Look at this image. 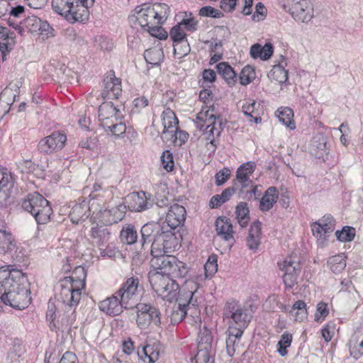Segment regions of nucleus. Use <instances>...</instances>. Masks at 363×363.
<instances>
[{"instance_id": "f257e3e1", "label": "nucleus", "mask_w": 363, "mask_h": 363, "mask_svg": "<svg viewBox=\"0 0 363 363\" xmlns=\"http://www.w3.org/2000/svg\"><path fill=\"white\" fill-rule=\"evenodd\" d=\"M28 279L20 269L13 265L0 268V312L4 306L22 310L30 303V292Z\"/></svg>"}, {"instance_id": "f03ea898", "label": "nucleus", "mask_w": 363, "mask_h": 363, "mask_svg": "<svg viewBox=\"0 0 363 363\" xmlns=\"http://www.w3.org/2000/svg\"><path fill=\"white\" fill-rule=\"evenodd\" d=\"M86 278V269L77 266L70 277H65L61 281L58 300L65 305V313H68L67 325H72L76 320L75 310L81 300L82 291L85 288Z\"/></svg>"}, {"instance_id": "7ed1b4c3", "label": "nucleus", "mask_w": 363, "mask_h": 363, "mask_svg": "<svg viewBox=\"0 0 363 363\" xmlns=\"http://www.w3.org/2000/svg\"><path fill=\"white\" fill-rule=\"evenodd\" d=\"M214 111L213 105L209 106L206 105V107H203L196 116L197 127L201 130H203L200 140L205 143L208 150L213 153L216 150L217 140L224 128L223 118Z\"/></svg>"}, {"instance_id": "20e7f679", "label": "nucleus", "mask_w": 363, "mask_h": 363, "mask_svg": "<svg viewBox=\"0 0 363 363\" xmlns=\"http://www.w3.org/2000/svg\"><path fill=\"white\" fill-rule=\"evenodd\" d=\"M142 247L151 243V251L162 246L167 250L178 249L179 240L175 232L166 229L164 224L150 222L143 225L140 230Z\"/></svg>"}, {"instance_id": "39448f33", "label": "nucleus", "mask_w": 363, "mask_h": 363, "mask_svg": "<svg viewBox=\"0 0 363 363\" xmlns=\"http://www.w3.org/2000/svg\"><path fill=\"white\" fill-rule=\"evenodd\" d=\"M169 7L166 4H155L154 5L143 4L134 10L130 16V21H136L144 30L154 23H164L169 14Z\"/></svg>"}, {"instance_id": "423d86ee", "label": "nucleus", "mask_w": 363, "mask_h": 363, "mask_svg": "<svg viewBox=\"0 0 363 363\" xmlns=\"http://www.w3.org/2000/svg\"><path fill=\"white\" fill-rule=\"evenodd\" d=\"M99 125L113 135L122 136L126 130V125L123 122V115L112 102L102 103L98 110Z\"/></svg>"}, {"instance_id": "0eeeda50", "label": "nucleus", "mask_w": 363, "mask_h": 363, "mask_svg": "<svg viewBox=\"0 0 363 363\" xmlns=\"http://www.w3.org/2000/svg\"><path fill=\"white\" fill-rule=\"evenodd\" d=\"M80 0H52L53 11L72 22H83L89 16V8Z\"/></svg>"}, {"instance_id": "6e6552de", "label": "nucleus", "mask_w": 363, "mask_h": 363, "mask_svg": "<svg viewBox=\"0 0 363 363\" xmlns=\"http://www.w3.org/2000/svg\"><path fill=\"white\" fill-rule=\"evenodd\" d=\"M149 281L152 290L162 299L172 302L179 294V284L168 276L154 272H149Z\"/></svg>"}, {"instance_id": "1a4fd4ad", "label": "nucleus", "mask_w": 363, "mask_h": 363, "mask_svg": "<svg viewBox=\"0 0 363 363\" xmlns=\"http://www.w3.org/2000/svg\"><path fill=\"white\" fill-rule=\"evenodd\" d=\"M224 318L228 320L229 326L242 333L252 319V315L235 301H228L223 310Z\"/></svg>"}, {"instance_id": "9d476101", "label": "nucleus", "mask_w": 363, "mask_h": 363, "mask_svg": "<svg viewBox=\"0 0 363 363\" xmlns=\"http://www.w3.org/2000/svg\"><path fill=\"white\" fill-rule=\"evenodd\" d=\"M255 167V163L250 161L241 164L237 169L234 186L239 189L240 196L243 199H251L256 193L257 186L250 179Z\"/></svg>"}, {"instance_id": "9b49d317", "label": "nucleus", "mask_w": 363, "mask_h": 363, "mask_svg": "<svg viewBox=\"0 0 363 363\" xmlns=\"http://www.w3.org/2000/svg\"><path fill=\"white\" fill-rule=\"evenodd\" d=\"M296 21L308 23L313 18V7L309 0H279Z\"/></svg>"}, {"instance_id": "f8f14e48", "label": "nucleus", "mask_w": 363, "mask_h": 363, "mask_svg": "<svg viewBox=\"0 0 363 363\" xmlns=\"http://www.w3.org/2000/svg\"><path fill=\"white\" fill-rule=\"evenodd\" d=\"M279 269L283 272L282 279L285 288L291 289L298 283V277L301 271L300 258L290 255L278 262Z\"/></svg>"}, {"instance_id": "ddd939ff", "label": "nucleus", "mask_w": 363, "mask_h": 363, "mask_svg": "<svg viewBox=\"0 0 363 363\" xmlns=\"http://www.w3.org/2000/svg\"><path fill=\"white\" fill-rule=\"evenodd\" d=\"M140 281L138 277L128 278L116 292L124 304L132 308L138 299Z\"/></svg>"}, {"instance_id": "4468645a", "label": "nucleus", "mask_w": 363, "mask_h": 363, "mask_svg": "<svg viewBox=\"0 0 363 363\" xmlns=\"http://www.w3.org/2000/svg\"><path fill=\"white\" fill-rule=\"evenodd\" d=\"M128 208L131 211L142 212L153 207L155 204L152 194L143 191H135L126 198Z\"/></svg>"}, {"instance_id": "2eb2a0df", "label": "nucleus", "mask_w": 363, "mask_h": 363, "mask_svg": "<svg viewBox=\"0 0 363 363\" xmlns=\"http://www.w3.org/2000/svg\"><path fill=\"white\" fill-rule=\"evenodd\" d=\"M195 293L196 291H189L186 295L187 301L185 302H182L181 297H177L175 301L178 302V304L173 307L170 315L172 324L180 323L186 316H188V313L191 308H195L196 302V298H194Z\"/></svg>"}, {"instance_id": "dca6fc26", "label": "nucleus", "mask_w": 363, "mask_h": 363, "mask_svg": "<svg viewBox=\"0 0 363 363\" xmlns=\"http://www.w3.org/2000/svg\"><path fill=\"white\" fill-rule=\"evenodd\" d=\"M177 249L167 250L164 246L151 251L152 256L150 260L151 267L154 269L151 272L165 274L169 266L173 260V256L168 255V253L174 252Z\"/></svg>"}, {"instance_id": "f3484780", "label": "nucleus", "mask_w": 363, "mask_h": 363, "mask_svg": "<svg viewBox=\"0 0 363 363\" xmlns=\"http://www.w3.org/2000/svg\"><path fill=\"white\" fill-rule=\"evenodd\" d=\"M66 140V135L55 131L39 141L38 150L43 154H51L62 150L65 146Z\"/></svg>"}, {"instance_id": "a211bd4d", "label": "nucleus", "mask_w": 363, "mask_h": 363, "mask_svg": "<svg viewBox=\"0 0 363 363\" xmlns=\"http://www.w3.org/2000/svg\"><path fill=\"white\" fill-rule=\"evenodd\" d=\"M104 89L101 96L104 99H118L122 94L121 81L115 75L113 70H110L104 78Z\"/></svg>"}, {"instance_id": "6ab92c4d", "label": "nucleus", "mask_w": 363, "mask_h": 363, "mask_svg": "<svg viewBox=\"0 0 363 363\" xmlns=\"http://www.w3.org/2000/svg\"><path fill=\"white\" fill-rule=\"evenodd\" d=\"M186 211L184 206L174 203L172 205L166 214L165 225L166 229L174 232V230L183 225L186 220Z\"/></svg>"}, {"instance_id": "aec40b11", "label": "nucleus", "mask_w": 363, "mask_h": 363, "mask_svg": "<svg viewBox=\"0 0 363 363\" xmlns=\"http://www.w3.org/2000/svg\"><path fill=\"white\" fill-rule=\"evenodd\" d=\"M99 306L101 311L110 316L118 315L123 312V309L130 308L128 305L123 303V300L116 294L101 301Z\"/></svg>"}, {"instance_id": "412c9836", "label": "nucleus", "mask_w": 363, "mask_h": 363, "mask_svg": "<svg viewBox=\"0 0 363 363\" xmlns=\"http://www.w3.org/2000/svg\"><path fill=\"white\" fill-rule=\"evenodd\" d=\"M127 206L120 203L110 209L100 211V217L105 225H112L123 219L125 216Z\"/></svg>"}, {"instance_id": "4be33fe9", "label": "nucleus", "mask_w": 363, "mask_h": 363, "mask_svg": "<svg viewBox=\"0 0 363 363\" xmlns=\"http://www.w3.org/2000/svg\"><path fill=\"white\" fill-rule=\"evenodd\" d=\"M215 226L218 236L228 242L230 245L235 242L233 225L229 218L225 217L218 218L215 222Z\"/></svg>"}, {"instance_id": "5701e85b", "label": "nucleus", "mask_w": 363, "mask_h": 363, "mask_svg": "<svg viewBox=\"0 0 363 363\" xmlns=\"http://www.w3.org/2000/svg\"><path fill=\"white\" fill-rule=\"evenodd\" d=\"M161 347L160 343L157 342L143 346L141 350H138L139 359L143 363L156 362L160 358Z\"/></svg>"}, {"instance_id": "b1692460", "label": "nucleus", "mask_w": 363, "mask_h": 363, "mask_svg": "<svg viewBox=\"0 0 363 363\" xmlns=\"http://www.w3.org/2000/svg\"><path fill=\"white\" fill-rule=\"evenodd\" d=\"M49 201L38 192H33L27 195L22 202V208L31 215L38 209L43 208Z\"/></svg>"}, {"instance_id": "393cba45", "label": "nucleus", "mask_w": 363, "mask_h": 363, "mask_svg": "<svg viewBox=\"0 0 363 363\" xmlns=\"http://www.w3.org/2000/svg\"><path fill=\"white\" fill-rule=\"evenodd\" d=\"M111 233L110 230L102 225H96L91 228L90 230V237L93 245L99 248L105 247L110 242Z\"/></svg>"}, {"instance_id": "a878e982", "label": "nucleus", "mask_w": 363, "mask_h": 363, "mask_svg": "<svg viewBox=\"0 0 363 363\" xmlns=\"http://www.w3.org/2000/svg\"><path fill=\"white\" fill-rule=\"evenodd\" d=\"M162 121L163 125L162 135L164 137H167L169 133H172L178 127L179 121L174 112L169 108H167L163 111Z\"/></svg>"}, {"instance_id": "bb28decb", "label": "nucleus", "mask_w": 363, "mask_h": 363, "mask_svg": "<svg viewBox=\"0 0 363 363\" xmlns=\"http://www.w3.org/2000/svg\"><path fill=\"white\" fill-rule=\"evenodd\" d=\"M90 208L89 203L83 201L82 203L75 204L69 214L70 220L75 224L82 223L89 216Z\"/></svg>"}, {"instance_id": "cd10ccee", "label": "nucleus", "mask_w": 363, "mask_h": 363, "mask_svg": "<svg viewBox=\"0 0 363 363\" xmlns=\"http://www.w3.org/2000/svg\"><path fill=\"white\" fill-rule=\"evenodd\" d=\"M281 61L279 64L273 66L272 69L268 74V77L279 84L286 83L288 80V70L285 69L287 65V60L284 56H281Z\"/></svg>"}, {"instance_id": "c85d7f7f", "label": "nucleus", "mask_w": 363, "mask_h": 363, "mask_svg": "<svg viewBox=\"0 0 363 363\" xmlns=\"http://www.w3.org/2000/svg\"><path fill=\"white\" fill-rule=\"evenodd\" d=\"M328 150L327 140L324 135H319L313 138L311 147L312 155L316 158L324 160V155H328Z\"/></svg>"}, {"instance_id": "c756f323", "label": "nucleus", "mask_w": 363, "mask_h": 363, "mask_svg": "<svg viewBox=\"0 0 363 363\" xmlns=\"http://www.w3.org/2000/svg\"><path fill=\"white\" fill-rule=\"evenodd\" d=\"M188 273V269L186 264L183 262L178 260L174 256H173V260L169 266V269L165 274L171 279L174 278H184Z\"/></svg>"}, {"instance_id": "7c9ffc66", "label": "nucleus", "mask_w": 363, "mask_h": 363, "mask_svg": "<svg viewBox=\"0 0 363 363\" xmlns=\"http://www.w3.org/2000/svg\"><path fill=\"white\" fill-rule=\"evenodd\" d=\"M188 273V269L186 264L183 262L178 260L174 256H173V260L169 266V269L165 274L171 279L174 278H184Z\"/></svg>"}, {"instance_id": "2f4dec72", "label": "nucleus", "mask_w": 363, "mask_h": 363, "mask_svg": "<svg viewBox=\"0 0 363 363\" xmlns=\"http://www.w3.org/2000/svg\"><path fill=\"white\" fill-rule=\"evenodd\" d=\"M261 223L258 220L250 225L249 235L247 238V245L250 250H255L258 248L261 238Z\"/></svg>"}, {"instance_id": "473e14b6", "label": "nucleus", "mask_w": 363, "mask_h": 363, "mask_svg": "<svg viewBox=\"0 0 363 363\" xmlns=\"http://www.w3.org/2000/svg\"><path fill=\"white\" fill-rule=\"evenodd\" d=\"M279 196L278 190L274 186L268 188L259 202V209L262 211H268L277 203Z\"/></svg>"}, {"instance_id": "72a5a7b5", "label": "nucleus", "mask_w": 363, "mask_h": 363, "mask_svg": "<svg viewBox=\"0 0 363 363\" xmlns=\"http://www.w3.org/2000/svg\"><path fill=\"white\" fill-rule=\"evenodd\" d=\"M218 73L221 75L226 83L232 86L237 81V74L233 67L225 62H222L216 65Z\"/></svg>"}, {"instance_id": "f704fd0d", "label": "nucleus", "mask_w": 363, "mask_h": 363, "mask_svg": "<svg viewBox=\"0 0 363 363\" xmlns=\"http://www.w3.org/2000/svg\"><path fill=\"white\" fill-rule=\"evenodd\" d=\"M52 214V208L50 202L47 203L43 208L38 209L32 214L38 224V230H42V227L50 222Z\"/></svg>"}, {"instance_id": "c9c22d12", "label": "nucleus", "mask_w": 363, "mask_h": 363, "mask_svg": "<svg viewBox=\"0 0 363 363\" xmlns=\"http://www.w3.org/2000/svg\"><path fill=\"white\" fill-rule=\"evenodd\" d=\"M273 51V45L271 43H266L264 46L257 43L251 46L250 52L254 59L260 58L267 60L272 55Z\"/></svg>"}, {"instance_id": "e433bc0d", "label": "nucleus", "mask_w": 363, "mask_h": 363, "mask_svg": "<svg viewBox=\"0 0 363 363\" xmlns=\"http://www.w3.org/2000/svg\"><path fill=\"white\" fill-rule=\"evenodd\" d=\"M137 319V325L140 329H146L150 325V320L147 315V311L150 308V304L140 303L135 306Z\"/></svg>"}, {"instance_id": "4c0bfd02", "label": "nucleus", "mask_w": 363, "mask_h": 363, "mask_svg": "<svg viewBox=\"0 0 363 363\" xmlns=\"http://www.w3.org/2000/svg\"><path fill=\"white\" fill-rule=\"evenodd\" d=\"M16 249V242L9 232L0 231V255L12 252Z\"/></svg>"}, {"instance_id": "58836bf2", "label": "nucleus", "mask_w": 363, "mask_h": 363, "mask_svg": "<svg viewBox=\"0 0 363 363\" xmlns=\"http://www.w3.org/2000/svg\"><path fill=\"white\" fill-rule=\"evenodd\" d=\"M242 332L241 330H235L232 326H229L228 330V337L226 339V352L229 357H233L235 354V345L240 340L242 336Z\"/></svg>"}, {"instance_id": "ea45409f", "label": "nucleus", "mask_w": 363, "mask_h": 363, "mask_svg": "<svg viewBox=\"0 0 363 363\" xmlns=\"http://www.w3.org/2000/svg\"><path fill=\"white\" fill-rule=\"evenodd\" d=\"M235 218L241 228H245L250 221V210L247 203L240 202L235 208Z\"/></svg>"}, {"instance_id": "a19ab883", "label": "nucleus", "mask_w": 363, "mask_h": 363, "mask_svg": "<svg viewBox=\"0 0 363 363\" xmlns=\"http://www.w3.org/2000/svg\"><path fill=\"white\" fill-rule=\"evenodd\" d=\"M345 259L344 254L332 256L328 260V266L334 274H340L346 267Z\"/></svg>"}, {"instance_id": "79ce46f5", "label": "nucleus", "mask_w": 363, "mask_h": 363, "mask_svg": "<svg viewBox=\"0 0 363 363\" xmlns=\"http://www.w3.org/2000/svg\"><path fill=\"white\" fill-rule=\"evenodd\" d=\"M164 54L162 49L153 48L146 50L144 52L145 61L152 65H159L163 60Z\"/></svg>"}, {"instance_id": "37998d69", "label": "nucleus", "mask_w": 363, "mask_h": 363, "mask_svg": "<svg viewBox=\"0 0 363 363\" xmlns=\"http://www.w3.org/2000/svg\"><path fill=\"white\" fill-rule=\"evenodd\" d=\"M278 118L284 125H285L290 130L296 128L295 123L293 120L294 111L289 107L281 108L278 109Z\"/></svg>"}, {"instance_id": "c03bdc74", "label": "nucleus", "mask_w": 363, "mask_h": 363, "mask_svg": "<svg viewBox=\"0 0 363 363\" xmlns=\"http://www.w3.org/2000/svg\"><path fill=\"white\" fill-rule=\"evenodd\" d=\"M257 103L254 100H248L242 105V111L247 116L250 118L251 121H254L255 123L261 122V117L256 108Z\"/></svg>"}, {"instance_id": "a18cd8bd", "label": "nucleus", "mask_w": 363, "mask_h": 363, "mask_svg": "<svg viewBox=\"0 0 363 363\" xmlns=\"http://www.w3.org/2000/svg\"><path fill=\"white\" fill-rule=\"evenodd\" d=\"M120 238L123 242L128 245L135 243L138 239V233L135 228L133 225H127L123 227L121 230Z\"/></svg>"}, {"instance_id": "49530a36", "label": "nucleus", "mask_w": 363, "mask_h": 363, "mask_svg": "<svg viewBox=\"0 0 363 363\" xmlns=\"http://www.w3.org/2000/svg\"><path fill=\"white\" fill-rule=\"evenodd\" d=\"M213 337L209 329L204 327L201 329L198 337V349H213L212 348Z\"/></svg>"}, {"instance_id": "de8ad7c7", "label": "nucleus", "mask_w": 363, "mask_h": 363, "mask_svg": "<svg viewBox=\"0 0 363 363\" xmlns=\"http://www.w3.org/2000/svg\"><path fill=\"white\" fill-rule=\"evenodd\" d=\"M214 351L213 349H198L194 359L196 363H214Z\"/></svg>"}, {"instance_id": "09e8293b", "label": "nucleus", "mask_w": 363, "mask_h": 363, "mask_svg": "<svg viewBox=\"0 0 363 363\" xmlns=\"http://www.w3.org/2000/svg\"><path fill=\"white\" fill-rule=\"evenodd\" d=\"M292 342V335L288 332H284L278 342L277 351L281 357H284L287 354L286 349L291 346Z\"/></svg>"}, {"instance_id": "8fccbe9b", "label": "nucleus", "mask_w": 363, "mask_h": 363, "mask_svg": "<svg viewBox=\"0 0 363 363\" xmlns=\"http://www.w3.org/2000/svg\"><path fill=\"white\" fill-rule=\"evenodd\" d=\"M15 45L14 36L10 32L7 34V37H4L0 41V51L2 54L3 59L6 53L13 50Z\"/></svg>"}, {"instance_id": "3c124183", "label": "nucleus", "mask_w": 363, "mask_h": 363, "mask_svg": "<svg viewBox=\"0 0 363 363\" xmlns=\"http://www.w3.org/2000/svg\"><path fill=\"white\" fill-rule=\"evenodd\" d=\"M167 140H172L175 145H182L188 139L189 134L186 131H183L179 129L177 127L175 131L172 133H169L167 137Z\"/></svg>"}, {"instance_id": "603ef678", "label": "nucleus", "mask_w": 363, "mask_h": 363, "mask_svg": "<svg viewBox=\"0 0 363 363\" xmlns=\"http://www.w3.org/2000/svg\"><path fill=\"white\" fill-rule=\"evenodd\" d=\"M337 239L341 242H350L355 235V230L352 227L345 226L342 230H337L335 232Z\"/></svg>"}, {"instance_id": "864d4df0", "label": "nucleus", "mask_w": 363, "mask_h": 363, "mask_svg": "<svg viewBox=\"0 0 363 363\" xmlns=\"http://www.w3.org/2000/svg\"><path fill=\"white\" fill-rule=\"evenodd\" d=\"M218 256L212 254L208 257V259L204 264V270L206 277H213L218 270Z\"/></svg>"}, {"instance_id": "5fc2aeb1", "label": "nucleus", "mask_w": 363, "mask_h": 363, "mask_svg": "<svg viewBox=\"0 0 363 363\" xmlns=\"http://www.w3.org/2000/svg\"><path fill=\"white\" fill-rule=\"evenodd\" d=\"M169 36L174 43H182L186 41V33H184L181 24L177 23L173 26L169 32Z\"/></svg>"}, {"instance_id": "6e6d98bb", "label": "nucleus", "mask_w": 363, "mask_h": 363, "mask_svg": "<svg viewBox=\"0 0 363 363\" xmlns=\"http://www.w3.org/2000/svg\"><path fill=\"white\" fill-rule=\"evenodd\" d=\"M317 223L323 227V230L328 238L335 230V220L330 215L324 216Z\"/></svg>"}, {"instance_id": "4d7b16f0", "label": "nucleus", "mask_w": 363, "mask_h": 363, "mask_svg": "<svg viewBox=\"0 0 363 363\" xmlns=\"http://www.w3.org/2000/svg\"><path fill=\"white\" fill-rule=\"evenodd\" d=\"M190 50V46L187 40L174 43V55L179 59L187 55Z\"/></svg>"}, {"instance_id": "13d9d810", "label": "nucleus", "mask_w": 363, "mask_h": 363, "mask_svg": "<svg viewBox=\"0 0 363 363\" xmlns=\"http://www.w3.org/2000/svg\"><path fill=\"white\" fill-rule=\"evenodd\" d=\"M40 22V18L36 16H30L25 19L24 25L30 33H35L38 32Z\"/></svg>"}, {"instance_id": "bf43d9fd", "label": "nucleus", "mask_w": 363, "mask_h": 363, "mask_svg": "<svg viewBox=\"0 0 363 363\" xmlns=\"http://www.w3.org/2000/svg\"><path fill=\"white\" fill-rule=\"evenodd\" d=\"M162 23H154L147 28V31L153 37L160 40H165L168 37L167 32L164 30L160 25Z\"/></svg>"}, {"instance_id": "052dcab7", "label": "nucleus", "mask_w": 363, "mask_h": 363, "mask_svg": "<svg viewBox=\"0 0 363 363\" xmlns=\"http://www.w3.org/2000/svg\"><path fill=\"white\" fill-rule=\"evenodd\" d=\"M255 76L254 69L250 66H245L240 74V82L242 85L249 84Z\"/></svg>"}, {"instance_id": "680f3d73", "label": "nucleus", "mask_w": 363, "mask_h": 363, "mask_svg": "<svg viewBox=\"0 0 363 363\" xmlns=\"http://www.w3.org/2000/svg\"><path fill=\"white\" fill-rule=\"evenodd\" d=\"M161 162L163 168L167 172L173 170L174 162L173 160V155L169 150H167L162 152V155H161Z\"/></svg>"}, {"instance_id": "e2e57ef3", "label": "nucleus", "mask_w": 363, "mask_h": 363, "mask_svg": "<svg viewBox=\"0 0 363 363\" xmlns=\"http://www.w3.org/2000/svg\"><path fill=\"white\" fill-rule=\"evenodd\" d=\"M199 15L205 17L219 18L223 16L221 11L211 6H203L199 10Z\"/></svg>"}, {"instance_id": "0e129e2a", "label": "nucleus", "mask_w": 363, "mask_h": 363, "mask_svg": "<svg viewBox=\"0 0 363 363\" xmlns=\"http://www.w3.org/2000/svg\"><path fill=\"white\" fill-rule=\"evenodd\" d=\"M312 232L314 236L318 239L319 245H324L325 242L327 240V235L323 230V227L320 226L317 222L312 225Z\"/></svg>"}, {"instance_id": "69168bd1", "label": "nucleus", "mask_w": 363, "mask_h": 363, "mask_svg": "<svg viewBox=\"0 0 363 363\" xmlns=\"http://www.w3.org/2000/svg\"><path fill=\"white\" fill-rule=\"evenodd\" d=\"M328 313V305L323 302L319 303L315 313V320L318 323L323 322Z\"/></svg>"}, {"instance_id": "338daca9", "label": "nucleus", "mask_w": 363, "mask_h": 363, "mask_svg": "<svg viewBox=\"0 0 363 363\" xmlns=\"http://www.w3.org/2000/svg\"><path fill=\"white\" fill-rule=\"evenodd\" d=\"M100 251V255L103 257L113 258L115 257L116 254L118 252V249L110 242L106 244L105 247H101L99 248Z\"/></svg>"}, {"instance_id": "774afa93", "label": "nucleus", "mask_w": 363, "mask_h": 363, "mask_svg": "<svg viewBox=\"0 0 363 363\" xmlns=\"http://www.w3.org/2000/svg\"><path fill=\"white\" fill-rule=\"evenodd\" d=\"M230 175V169L228 167H224L219 170L215 175L216 184L220 186L224 184Z\"/></svg>"}]
</instances>
